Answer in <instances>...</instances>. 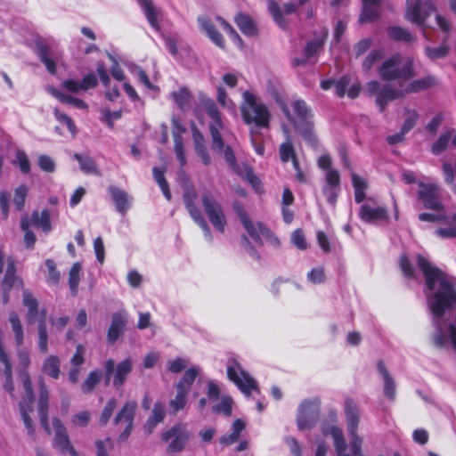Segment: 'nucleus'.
I'll return each mask as SVG.
<instances>
[{
  "label": "nucleus",
  "instance_id": "61",
  "mask_svg": "<svg viewBox=\"0 0 456 456\" xmlns=\"http://www.w3.org/2000/svg\"><path fill=\"white\" fill-rule=\"evenodd\" d=\"M117 406V401L114 398L110 399L105 407L103 408L101 417H100V422L102 425L107 424L109 419H110L113 411L115 410Z\"/></svg>",
  "mask_w": 456,
  "mask_h": 456
},
{
  "label": "nucleus",
  "instance_id": "4",
  "mask_svg": "<svg viewBox=\"0 0 456 456\" xmlns=\"http://www.w3.org/2000/svg\"><path fill=\"white\" fill-rule=\"evenodd\" d=\"M379 74L383 80L398 81L399 87L413 77L412 61L404 60L400 54H394L387 59L379 69Z\"/></svg>",
  "mask_w": 456,
  "mask_h": 456
},
{
  "label": "nucleus",
  "instance_id": "45",
  "mask_svg": "<svg viewBox=\"0 0 456 456\" xmlns=\"http://www.w3.org/2000/svg\"><path fill=\"white\" fill-rule=\"evenodd\" d=\"M37 54L40 61L45 64L46 69L51 74H55L56 65L54 61L50 58L48 48L45 45L41 43L37 45Z\"/></svg>",
  "mask_w": 456,
  "mask_h": 456
},
{
  "label": "nucleus",
  "instance_id": "63",
  "mask_svg": "<svg viewBox=\"0 0 456 456\" xmlns=\"http://www.w3.org/2000/svg\"><path fill=\"white\" fill-rule=\"evenodd\" d=\"M27 193L28 190L24 185H20L15 190L13 202L18 210L22 209L27 197Z\"/></svg>",
  "mask_w": 456,
  "mask_h": 456
},
{
  "label": "nucleus",
  "instance_id": "40",
  "mask_svg": "<svg viewBox=\"0 0 456 456\" xmlns=\"http://www.w3.org/2000/svg\"><path fill=\"white\" fill-rule=\"evenodd\" d=\"M42 370L45 374L58 379L61 373L59 358L54 355L47 357L43 363Z\"/></svg>",
  "mask_w": 456,
  "mask_h": 456
},
{
  "label": "nucleus",
  "instance_id": "27",
  "mask_svg": "<svg viewBox=\"0 0 456 456\" xmlns=\"http://www.w3.org/2000/svg\"><path fill=\"white\" fill-rule=\"evenodd\" d=\"M377 368L379 374L382 376L384 380V394L389 399H394L395 395V384L393 378L390 376L387 370L385 363L382 360H379L377 363Z\"/></svg>",
  "mask_w": 456,
  "mask_h": 456
},
{
  "label": "nucleus",
  "instance_id": "29",
  "mask_svg": "<svg viewBox=\"0 0 456 456\" xmlns=\"http://www.w3.org/2000/svg\"><path fill=\"white\" fill-rule=\"evenodd\" d=\"M23 304L28 308V322L32 323L37 320L39 322L42 313H38V303L37 299L27 290L23 292Z\"/></svg>",
  "mask_w": 456,
  "mask_h": 456
},
{
  "label": "nucleus",
  "instance_id": "57",
  "mask_svg": "<svg viewBox=\"0 0 456 456\" xmlns=\"http://www.w3.org/2000/svg\"><path fill=\"white\" fill-rule=\"evenodd\" d=\"M16 159L14 161L23 174H28L30 172V162L26 154L22 150H17L15 152Z\"/></svg>",
  "mask_w": 456,
  "mask_h": 456
},
{
  "label": "nucleus",
  "instance_id": "28",
  "mask_svg": "<svg viewBox=\"0 0 456 456\" xmlns=\"http://www.w3.org/2000/svg\"><path fill=\"white\" fill-rule=\"evenodd\" d=\"M149 23L156 29L159 28L158 16L159 10L153 4L152 0H137Z\"/></svg>",
  "mask_w": 456,
  "mask_h": 456
},
{
  "label": "nucleus",
  "instance_id": "17",
  "mask_svg": "<svg viewBox=\"0 0 456 456\" xmlns=\"http://www.w3.org/2000/svg\"><path fill=\"white\" fill-rule=\"evenodd\" d=\"M292 107L294 110L293 116H290L286 107H283L282 110L286 116L293 122L295 127L302 126L307 123H314L312 110L305 101L296 100L293 102Z\"/></svg>",
  "mask_w": 456,
  "mask_h": 456
},
{
  "label": "nucleus",
  "instance_id": "12",
  "mask_svg": "<svg viewBox=\"0 0 456 456\" xmlns=\"http://www.w3.org/2000/svg\"><path fill=\"white\" fill-rule=\"evenodd\" d=\"M105 368V383L108 385L113 377V385L115 387H120L126 381L127 376L133 369V363L130 358L120 362L115 368V362L112 359H109L104 363Z\"/></svg>",
  "mask_w": 456,
  "mask_h": 456
},
{
  "label": "nucleus",
  "instance_id": "16",
  "mask_svg": "<svg viewBox=\"0 0 456 456\" xmlns=\"http://www.w3.org/2000/svg\"><path fill=\"white\" fill-rule=\"evenodd\" d=\"M161 439L165 442L171 440L167 448L169 452H180L183 450L189 439V432L184 426L176 425L163 433Z\"/></svg>",
  "mask_w": 456,
  "mask_h": 456
},
{
  "label": "nucleus",
  "instance_id": "25",
  "mask_svg": "<svg viewBox=\"0 0 456 456\" xmlns=\"http://www.w3.org/2000/svg\"><path fill=\"white\" fill-rule=\"evenodd\" d=\"M268 10L272 13L275 22L281 28H285L286 22L282 16V12L285 14H291L296 12L297 6L293 4H285L283 5L282 10L279 6V4L273 1H268Z\"/></svg>",
  "mask_w": 456,
  "mask_h": 456
},
{
  "label": "nucleus",
  "instance_id": "7",
  "mask_svg": "<svg viewBox=\"0 0 456 456\" xmlns=\"http://www.w3.org/2000/svg\"><path fill=\"white\" fill-rule=\"evenodd\" d=\"M234 210L252 240L259 244H262L263 241L265 240L273 247H278L280 245L279 239L274 236L273 232L263 224L252 222L240 205L235 204Z\"/></svg>",
  "mask_w": 456,
  "mask_h": 456
},
{
  "label": "nucleus",
  "instance_id": "35",
  "mask_svg": "<svg viewBox=\"0 0 456 456\" xmlns=\"http://www.w3.org/2000/svg\"><path fill=\"white\" fill-rule=\"evenodd\" d=\"M379 0H362V12L360 17L361 22H369L378 16V5Z\"/></svg>",
  "mask_w": 456,
  "mask_h": 456
},
{
  "label": "nucleus",
  "instance_id": "1",
  "mask_svg": "<svg viewBox=\"0 0 456 456\" xmlns=\"http://www.w3.org/2000/svg\"><path fill=\"white\" fill-rule=\"evenodd\" d=\"M199 100L204 111L211 119L208 126L212 137L213 150L217 152H224V157L230 167L235 173L243 176L256 191H258L260 187V181L255 175L253 170L248 166H245L244 171H241L237 164L236 158L232 148L230 146H224L221 132L224 131L225 127L216 102L205 94H200Z\"/></svg>",
  "mask_w": 456,
  "mask_h": 456
},
{
  "label": "nucleus",
  "instance_id": "37",
  "mask_svg": "<svg viewBox=\"0 0 456 456\" xmlns=\"http://www.w3.org/2000/svg\"><path fill=\"white\" fill-rule=\"evenodd\" d=\"M16 282L15 277V268L13 262H9L8 267L5 273L4 279L2 283L3 287V302L4 304H7L9 302V297L7 295V291L14 285Z\"/></svg>",
  "mask_w": 456,
  "mask_h": 456
},
{
  "label": "nucleus",
  "instance_id": "56",
  "mask_svg": "<svg viewBox=\"0 0 456 456\" xmlns=\"http://www.w3.org/2000/svg\"><path fill=\"white\" fill-rule=\"evenodd\" d=\"M18 369L20 373L27 372L26 370L30 364L29 353L27 349L18 346L17 349Z\"/></svg>",
  "mask_w": 456,
  "mask_h": 456
},
{
  "label": "nucleus",
  "instance_id": "10",
  "mask_svg": "<svg viewBox=\"0 0 456 456\" xmlns=\"http://www.w3.org/2000/svg\"><path fill=\"white\" fill-rule=\"evenodd\" d=\"M198 195L194 189H187L183 194V203L192 220L202 229L205 238L212 240L211 230L197 205Z\"/></svg>",
  "mask_w": 456,
  "mask_h": 456
},
{
  "label": "nucleus",
  "instance_id": "50",
  "mask_svg": "<svg viewBox=\"0 0 456 456\" xmlns=\"http://www.w3.org/2000/svg\"><path fill=\"white\" fill-rule=\"evenodd\" d=\"M304 139L313 147L317 146L318 140L314 133V123H307L302 126L295 127Z\"/></svg>",
  "mask_w": 456,
  "mask_h": 456
},
{
  "label": "nucleus",
  "instance_id": "38",
  "mask_svg": "<svg viewBox=\"0 0 456 456\" xmlns=\"http://www.w3.org/2000/svg\"><path fill=\"white\" fill-rule=\"evenodd\" d=\"M351 178L354 189V200L357 203H361L365 199V191L368 188L367 181L355 173L352 174Z\"/></svg>",
  "mask_w": 456,
  "mask_h": 456
},
{
  "label": "nucleus",
  "instance_id": "53",
  "mask_svg": "<svg viewBox=\"0 0 456 456\" xmlns=\"http://www.w3.org/2000/svg\"><path fill=\"white\" fill-rule=\"evenodd\" d=\"M102 378V373L98 370H93L89 373L86 379L82 384V391L85 394H90L96 385L100 382Z\"/></svg>",
  "mask_w": 456,
  "mask_h": 456
},
{
  "label": "nucleus",
  "instance_id": "48",
  "mask_svg": "<svg viewBox=\"0 0 456 456\" xmlns=\"http://www.w3.org/2000/svg\"><path fill=\"white\" fill-rule=\"evenodd\" d=\"M452 139V132L448 131L442 134L439 138L432 144L431 152L435 155H438L445 151Z\"/></svg>",
  "mask_w": 456,
  "mask_h": 456
},
{
  "label": "nucleus",
  "instance_id": "2",
  "mask_svg": "<svg viewBox=\"0 0 456 456\" xmlns=\"http://www.w3.org/2000/svg\"><path fill=\"white\" fill-rule=\"evenodd\" d=\"M436 85V79L432 76L413 80L407 86L402 88L395 87L390 83L381 86L379 82L373 80L366 84L365 91L370 96L376 95V103L380 111H383L388 102L400 98L405 94L419 92Z\"/></svg>",
  "mask_w": 456,
  "mask_h": 456
},
{
  "label": "nucleus",
  "instance_id": "30",
  "mask_svg": "<svg viewBox=\"0 0 456 456\" xmlns=\"http://www.w3.org/2000/svg\"><path fill=\"white\" fill-rule=\"evenodd\" d=\"M171 97L181 110H187L191 107V94L185 86L171 93Z\"/></svg>",
  "mask_w": 456,
  "mask_h": 456
},
{
  "label": "nucleus",
  "instance_id": "55",
  "mask_svg": "<svg viewBox=\"0 0 456 456\" xmlns=\"http://www.w3.org/2000/svg\"><path fill=\"white\" fill-rule=\"evenodd\" d=\"M448 53H449V47L445 44H443L440 46L435 47V48H432L429 46H427L425 48L426 55L428 56V58H429L432 61H435L436 59L444 58L448 54Z\"/></svg>",
  "mask_w": 456,
  "mask_h": 456
},
{
  "label": "nucleus",
  "instance_id": "21",
  "mask_svg": "<svg viewBox=\"0 0 456 456\" xmlns=\"http://www.w3.org/2000/svg\"><path fill=\"white\" fill-rule=\"evenodd\" d=\"M48 400L49 393L47 387L43 380V378L39 379V398H38V414L40 418V423L44 429L51 434V428L48 423Z\"/></svg>",
  "mask_w": 456,
  "mask_h": 456
},
{
  "label": "nucleus",
  "instance_id": "36",
  "mask_svg": "<svg viewBox=\"0 0 456 456\" xmlns=\"http://www.w3.org/2000/svg\"><path fill=\"white\" fill-rule=\"evenodd\" d=\"M200 369L197 366L189 368L182 377V379L175 385L176 389H182L190 392L191 385L193 384L196 377L200 373Z\"/></svg>",
  "mask_w": 456,
  "mask_h": 456
},
{
  "label": "nucleus",
  "instance_id": "20",
  "mask_svg": "<svg viewBox=\"0 0 456 456\" xmlns=\"http://www.w3.org/2000/svg\"><path fill=\"white\" fill-rule=\"evenodd\" d=\"M359 216L365 223L375 224L387 220L388 218V212L383 206L366 202L361 206Z\"/></svg>",
  "mask_w": 456,
  "mask_h": 456
},
{
  "label": "nucleus",
  "instance_id": "58",
  "mask_svg": "<svg viewBox=\"0 0 456 456\" xmlns=\"http://www.w3.org/2000/svg\"><path fill=\"white\" fill-rule=\"evenodd\" d=\"M280 156L282 162H288L291 159L294 164V159H297V158L290 141L288 140L281 145Z\"/></svg>",
  "mask_w": 456,
  "mask_h": 456
},
{
  "label": "nucleus",
  "instance_id": "9",
  "mask_svg": "<svg viewBox=\"0 0 456 456\" xmlns=\"http://www.w3.org/2000/svg\"><path fill=\"white\" fill-rule=\"evenodd\" d=\"M227 377L246 395L252 390L258 391L256 381L234 359H230L227 362Z\"/></svg>",
  "mask_w": 456,
  "mask_h": 456
},
{
  "label": "nucleus",
  "instance_id": "32",
  "mask_svg": "<svg viewBox=\"0 0 456 456\" xmlns=\"http://www.w3.org/2000/svg\"><path fill=\"white\" fill-rule=\"evenodd\" d=\"M48 92L53 97L58 99L61 102L70 104V105L74 106L75 108L80 109V110L87 109V104L84 101L75 98L73 96L68 95L64 93H61V91H59L56 88L50 87V88H48Z\"/></svg>",
  "mask_w": 456,
  "mask_h": 456
},
{
  "label": "nucleus",
  "instance_id": "51",
  "mask_svg": "<svg viewBox=\"0 0 456 456\" xmlns=\"http://www.w3.org/2000/svg\"><path fill=\"white\" fill-rule=\"evenodd\" d=\"M20 227L25 232L24 242L28 248H32L36 242V236L32 231L29 230L30 221L28 216H23L20 222Z\"/></svg>",
  "mask_w": 456,
  "mask_h": 456
},
{
  "label": "nucleus",
  "instance_id": "62",
  "mask_svg": "<svg viewBox=\"0 0 456 456\" xmlns=\"http://www.w3.org/2000/svg\"><path fill=\"white\" fill-rule=\"evenodd\" d=\"M91 419V414L87 411L76 413L71 418V423L75 427H86Z\"/></svg>",
  "mask_w": 456,
  "mask_h": 456
},
{
  "label": "nucleus",
  "instance_id": "14",
  "mask_svg": "<svg viewBox=\"0 0 456 456\" xmlns=\"http://www.w3.org/2000/svg\"><path fill=\"white\" fill-rule=\"evenodd\" d=\"M340 174L338 170H330L324 175L322 191L329 204L335 206L340 192Z\"/></svg>",
  "mask_w": 456,
  "mask_h": 456
},
{
  "label": "nucleus",
  "instance_id": "3",
  "mask_svg": "<svg viewBox=\"0 0 456 456\" xmlns=\"http://www.w3.org/2000/svg\"><path fill=\"white\" fill-rule=\"evenodd\" d=\"M240 112L243 121L250 128H254L256 131L269 128L271 111L267 105L252 92L245 91L242 94Z\"/></svg>",
  "mask_w": 456,
  "mask_h": 456
},
{
  "label": "nucleus",
  "instance_id": "52",
  "mask_svg": "<svg viewBox=\"0 0 456 456\" xmlns=\"http://www.w3.org/2000/svg\"><path fill=\"white\" fill-rule=\"evenodd\" d=\"M216 101L224 109L231 111L235 110V103L228 97L225 89L222 86H216Z\"/></svg>",
  "mask_w": 456,
  "mask_h": 456
},
{
  "label": "nucleus",
  "instance_id": "13",
  "mask_svg": "<svg viewBox=\"0 0 456 456\" xmlns=\"http://www.w3.org/2000/svg\"><path fill=\"white\" fill-rule=\"evenodd\" d=\"M418 199L423 207L428 209L442 211L444 209L440 198V188L436 183H419Z\"/></svg>",
  "mask_w": 456,
  "mask_h": 456
},
{
  "label": "nucleus",
  "instance_id": "8",
  "mask_svg": "<svg viewBox=\"0 0 456 456\" xmlns=\"http://www.w3.org/2000/svg\"><path fill=\"white\" fill-rule=\"evenodd\" d=\"M200 200L204 213L210 224L216 231L224 232L227 224V219L223 205L209 191H205L201 195Z\"/></svg>",
  "mask_w": 456,
  "mask_h": 456
},
{
  "label": "nucleus",
  "instance_id": "54",
  "mask_svg": "<svg viewBox=\"0 0 456 456\" xmlns=\"http://www.w3.org/2000/svg\"><path fill=\"white\" fill-rule=\"evenodd\" d=\"M152 171H153L154 178H155L156 182L158 183V184L159 185L165 198L167 200H170L171 193L169 191L168 183L164 177V171L160 170L159 167H154Z\"/></svg>",
  "mask_w": 456,
  "mask_h": 456
},
{
  "label": "nucleus",
  "instance_id": "60",
  "mask_svg": "<svg viewBox=\"0 0 456 456\" xmlns=\"http://www.w3.org/2000/svg\"><path fill=\"white\" fill-rule=\"evenodd\" d=\"M232 399L228 395H224L221 402L213 407V411L216 412H221L226 416H230L232 413Z\"/></svg>",
  "mask_w": 456,
  "mask_h": 456
},
{
  "label": "nucleus",
  "instance_id": "22",
  "mask_svg": "<svg viewBox=\"0 0 456 456\" xmlns=\"http://www.w3.org/2000/svg\"><path fill=\"white\" fill-rule=\"evenodd\" d=\"M126 323V314L125 311L112 314L111 322L107 333V339L110 344H114L123 334Z\"/></svg>",
  "mask_w": 456,
  "mask_h": 456
},
{
  "label": "nucleus",
  "instance_id": "64",
  "mask_svg": "<svg viewBox=\"0 0 456 456\" xmlns=\"http://www.w3.org/2000/svg\"><path fill=\"white\" fill-rule=\"evenodd\" d=\"M38 166L43 171L47 173H53L55 170L54 160L47 155H40L38 157Z\"/></svg>",
  "mask_w": 456,
  "mask_h": 456
},
{
  "label": "nucleus",
  "instance_id": "59",
  "mask_svg": "<svg viewBox=\"0 0 456 456\" xmlns=\"http://www.w3.org/2000/svg\"><path fill=\"white\" fill-rule=\"evenodd\" d=\"M20 414L22 420L24 422V425L26 428L28 429V432L29 435L34 434V427H33V421L30 419L28 413L32 411L33 408L31 407V410H29L28 404H26L25 403H20Z\"/></svg>",
  "mask_w": 456,
  "mask_h": 456
},
{
  "label": "nucleus",
  "instance_id": "33",
  "mask_svg": "<svg viewBox=\"0 0 456 456\" xmlns=\"http://www.w3.org/2000/svg\"><path fill=\"white\" fill-rule=\"evenodd\" d=\"M74 159L79 163L80 170L86 174L100 175L95 161L88 155L74 154Z\"/></svg>",
  "mask_w": 456,
  "mask_h": 456
},
{
  "label": "nucleus",
  "instance_id": "42",
  "mask_svg": "<svg viewBox=\"0 0 456 456\" xmlns=\"http://www.w3.org/2000/svg\"><path fill=\"white\" fill-rule=\"evenodd\" d=\"M0 363L3 365V373L4 376V387L8 393L12 394L14 387L12 382V368L9 356L0 359Z\"/></svg>",
  "mask_w": 456,
  "mask_h": 456
},
{
  "label": "nucleus",
  "instance_id": "5",
  "mask_svg": "<svg viewBox=\"0 0 456 456\" xmlns=\"http://www.w3.org/2000/svg\"><path fill=\"white\" fill-rule=\"evenodd\" d=\"M200 29L206 33L209 39L218 47H224V37L216 30V27H221L231 37L232 40L239 47H242V40L233 28L226 22L223 18L217 16L214 20L207 17H200L198 19Z\"/></svg>",
  "mask_w": 456,
  "mask_h": 456
},
{
  "label": "nucleus",
  "instance_id": "41",
  "mask_svg": "<svg viewBox=\"0 0 456 456\" xmlns=\"http://www.w3.org/2000/svg\"><path fill=\"white\" fill-rule=\"evenodd\" d=\"M38 347L40 352L45 354L48 351V335L45 325V312L43 311L39 318L38 325Z\"/></svg>",
  "mask_w": 456,
  "mask_h": 456
},
{
  "label": "nucleus",
  "instance_id": "26",
  "mask_svg": "<svg viewBox=\"0 0 456 456\" xmlns=\"http://www.w3.org/2000/svg\"><path fill=\"white\" fill-rule=\"evenodd\" d=\"M109 191L115 203L117 211L125 214L130 208L131 199L127 193L120 188L110 186Z\"/></svg>",
  "mask_w": 456,
  "mask_h": 456
},
{
  "label": "nucleus",
  "instance_id": "11",
  "mask_svg": "<svg viewBox=\"0 0 456 456\" xmlns=\"http://www.w3.org/2000/svg\"><path fill=\"white\" fill-rule=\"evenodd\" d=\"M320 400L317 398L303 401L297 416L298 429H310L317 422L320 414Z\"/></svg>",
  "mask_w": 456,
  "mask_h": 456
},
{
  "label": "nucleus",
  "instance_id": "23",
  "mask_svg": "<svg viewBox=\"0 0 456 456\" xmlns=\"http://www.w3.org/2000/svg\"><path fill=\"white\" fill-rule=\"evenodd\" d=\"M322 433L325 436L330 435L334 443L335 451L338 456H350L346 453L347 445L340 428L330 425L322 428Z\"/></svg>",
  "mask_w": 456,
  "mask_h": 456
},
{
  "label": "nucleus",
  "instance_id": "15",
  "mask_svg": "<svg viewBox=\"0 0 456 456\" xmlns=\"http://www.w3.org/2000/svg\"><path fill=\"white\" fill-rule=\"evenodd\" d=\"M136 407V402H127L114 419L115 425L124 426V430L119 436L121 440L126 439L132 431Z\"/></svg>",
  "mask_w": 456,
  "mask_h": 456
},
{
  "label": "nucleus",
  "instance_id": "31",
  "mask_svg": "<svg viewBox=\"0 0 456 456\" xmlns=\"http://www.w3.org/2000/svg\"><path fill=\"white\" fill-rule=\"evenodd\" d=\"M29 221L30 225L34 224L40 227L45 232H48L52 229L50 223V212L47 209H44L41 212L33 211Z\"/></svg>",
  "mask_w": 456,
  "mask_h": 456
},
{
  "label": "nucleus",
  "instance_id": "34",
  "mask_svg": "<svg viewBox=\"0 0 456 456\" xmlns=\"http://www.w3.org/2000/svg\"><path fill=\"white\" fill-rule=\"evenodd\" d=\"M165 417V409L161 403L157 402L154 404L152 414L145 424V429L148 433H151L155 427L163 421Z\"/></svg>",
  "mask_w": 456,
  "mask_h": 456
},
{
  "label": "nucleus",
  "instance_id": "24",
  "mask_svg": "<svg viewBox=\"0 0 456 456\" xmlns=\"http://www.w3.org/2000/svg\"><path fill=\"white\" fill-rule=\"evenodd\" d=\"M97 86V77L94 74L89 73L81 81L68 79L62 83V86L71 92L77 94L80 91H86Z\"/></svg>",
  "mask_w": 456,
  "mask_h": 456
},
{
  "label": "nucleus",
  "instance_id": "39",
  "mask_svg": "<svg viewBox=\"0 0 456 456\" xmlns=\"http://www.w3.org/2000/svg\"><path fill=\"white\" fill-rule=\"evenodd\" d=\"M9 322L14 334L15 344L17 346H21L24 341V332L18 314L14 312L10 313Z\"/></svg>",
  "mask_w": 456,
  "mask_h": 456
},
{
  "label": "nucleus",
  "instance_id": "47",
  "mask_svg": "<svg viewBox=\"0 0 456 456\" xmlns=\"http://www.w3.org/2000/svg\"><path fill=\"white\" fill-rule=\"evenodd\" d=\"M20 377L22 379L23 388L25 391L26 399L22 402L28 404L29 410L34 402V392L32 388V382L28 372H21Z\"/></svg>",
  "mask_w": 456,
  "mask_h": 456
},
{
  "label": "nucleus",
  "instance_id": "44",
  "mask_svg": "<svg viewBox=\"0 0 456 456\" xmlns=\"http://www.w3.org/2000/svg\"><path fill=\"white\" fill-rule=\"evenodd\" d=\"M82 266L80 263H75L69 273V285L72 296H77L78 290V285L80 281V272Z\"/></svg>",
  "mask_w": 456,
  "mask_h": 456
},
{
  "label": "nucleus",
  "instance_id": "46",
  "mask_svg": "<svg viewBox=\"0 0 456 456\" xmlns=\"http://www.w3.org/2000/svg\"><path fill=\"white\" fill-rule=\"evenodd\" d=\"M189 392L182 389H176V395L174 399L170 400L169 407L174 413L184 408L187 403Z\"/></svg>",
  "mask_w": 456,
  "mask_h": 456
},
{
  "label": "nucleus",
  "instance_id": "43",
  "mask_svg": "<svg viewBox=\"0 0 456 456\" xmlns=\"http://www.w3.org/2000/svg\"><path fill=\"white\" fill-rule=\"evenodd\" d=\"M235 22L240 31L246 36H253L256 34V27L251 18L245 14H238Z\"/></svg>",
  "mask_w": 456,
  "mask_h": 456
},
{
  "label": "nucleus",
  "instance_id": "18",
  "mask_svg": "<svg viewBox=\"0 0 456 456\" xmlns=\"http://www.w3.org/2000/svg\"><path fill=\"white\" fill-rule=\"evenodd\" d=\"M53 427L54 430L53 446L62 452H68L70 456H79L71 445L66 428L60 419H53Z\"/></svg>",
  "mask_w": 456,
  "mask_h": 456
},
{
  "label": "nucleus",
  "instance_id": "19",
  "mask_svg": "<svg viewBox=\"0 0 456 456\" xmlns=\"http://www.w3.org/2000/svg\"><path fill=\"white\" fill-rule=\"evenodd\" d=\"M433 12L434 7L428 0L417 1L414 5L408 4L405 18L415 24L423 25Z\"/></svg>",
  "mask_w": 456,
  "mask_h": 456
},
{
  "label": "nucleus",
  "instance_id": "6",
  "mask_svg": "<svg viewBox=\"0 0 456 456\" xmlns=\"http://www.w3.org/2000/svg\"><path fill=\"white\" fill-rule=\"evenodd\" d=\"M345 415L347 432L350 437L349 447L352 456H364L362 452V438L358 435L360 411L352 399L345 401Z\"/></svg>",
  "mask_w": 456,
  "mask_h": 456
},
{
  "label": "nucleus",
  "instance_id": "49",
  "mask_svg": "<svg viewBox=\"0 0 456 456\" xmlns=\"http://www.w3.org/2000/svg\"><path fill=\"white\" fill-rule=\"evenodd\" d=\"M387 34L390 38L396 41L411 42L413 39L411 33L401 27H389Z\"/></svg>",
  "mask_w": 456,
  "mask_h": 456
}]
</instances>
